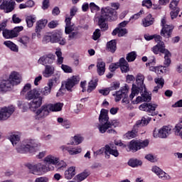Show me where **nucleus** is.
I'll return each instance as SVG.
<instances>
[{
	"label": "nucleus",
	"instance_id": "obj_1",
	"mask_svg": "<svg viewBox=\"0 0 182 182\" xmlns=\"http://www.w3.org/2000/svg\"><path fill=\"white\" fill-rule=\"evenodd\" d=\"M141 93L142 100L146 102L141 104L139 109V110H142V112H146L149 116H157L159 114V112H156V109H157V105L153 103H149L151 102V94L147 92V88H144L143 92Z\"/></svg>",
	"mask_w": 182,
	"mask_h": 182
},
{
	"label": "nucleus",
	"instance_id": "obj_2",
	"mask_svg": "<svg viewBox=\"0 0 182 182\" xmlns=\"http://www.w3.org/2000/svg\"><path fill=\"white\" fill-rule=\"evenodd\" d=\"M154 39L157 44L152 48V52L154 55H159V52L165 55V65H169L171 62V52L166 48V44L163 42L161 36L154 34Z\"/></svg>",
	"mask_w": 182,
	"mask_h": 182
},
{
	"label": "nucleus",
	"instance_id": "obj_3",
	"mask_svg": "<svg viewBox=\"0 0 182 182\" xmlns=\"http://www.w3.org/2000/svg\"><path fill=\"white\" fill-rule=\"evenodd\" d=\"M26 100H32L29 104V109L35 112L36 109H39L42 106L43 97L41 96V90L34 88L27 92L26 95Z\"/></svg>",
	"mask_w": 182,
	"mask_h": 182
},
{
	"label": "nucleus",
	"instance_id": "obj_4",
	"mask_svg": "<svg viewBox=\"0 0 182 182\" xmlns=\"http://www.w3.org/2000/svg\"><path fill=\"white\" fill-rule=\"evenodd\" d=\"M43 43H59L63 46L66 45V38H63V32L60 30H55L47 33L43 38Z\"/></svg>",
	"mask_w": 182,
	"mask_h": 182
},
{
	"label": "nucleus",
	"instance_id": "obj_5",
	"mask_svg": "<svg viewBox=\"0 0 182 182\" xmlns=\"http://www.w3.org/2000/svg\"><path fill=\"white\" fill-rule=\"evenodd\" d=\"M117 11L111 7H102L101 9V15L97 17L98 23H105V22H114L117 21Z\"/></svg>",
	"mask_w": 182,
	"mask_h": 182
},
{
	"label": "nucleus",
	"instance_id": "obj_6",
	"mask_svg": "<svg viewBox=\"0 0 182 182\" xmlns=\"http://www.w3.org/2000/svg\"><path fill=\"white\" fill-rule=\"evenodd\" d=\"M21 83L19 74L15 71L12 72L9 76V80H3L0 83V92L5 93L8 90H11V86H15Z\"/></svg>",
	"mask_w": 182,
	"mask_h": 182
},
{
	"label": "nucleus",
	"instance_id": "obj_7",
	"mask_svg": "<svg viewBox=\"0 0 182 182\" xmlns=\"http://www.w3.org/2000/svg\"><path fill=\"white\" fill-rule=\"evenodd\" d=\"M39 146L41 145L35 139H26L16 150L18 153L21 154H25V153H36Z\"/></svg>",
	"mask_w": 182,
	"mask_h": 182
},
{
	"label": "nucleus",
	"instance_id": "obj_8",
	"mask_svg": "<svg viewBox=\"0 0 182 182\" xmlns=\"http://www.w3.org/2000/svg\"><path fill=\"white\" fill-rule=\"evenodd\" d=\"M147 146H149V139L144 141L132 139L128 144V149H129V151L136 153V151H139V150L144 149V147H147Z\"/></svg>",
	"mask_w": 182,
	"mask_h": 182
},
{
	"label": "nucleus",
	"instance_id": "obj_9",
	"mask_svg": "<svg viewBox=\"0 0 182 182\" xmlns=\"http://www.w3.org/2000/svg\"><path fill=\"white\" fill-rule=\"evenodd\" d=\"M136 85L133 84L132 88V92L134 95H139V93H143L146 87L144 85V75L143 74H138L136 79Z\"/></svg>",
	"mask_w": 182,
	"mask_h": 182
},
{
	"label": "nucleus",
	"instance_id": "obj_10",
	"mask_svg": "<svg viewBox=\"0 0 182 182\" xmlns=\"http://www.w3.org/2000/svg\"><path fill=\"white\" fill-rule=\"evenodd\" d=\"M26 167L28 168L31 174H36L37 176H41V174H43L44 173H46V171H48L46 166L41 164H37L33 165L32 164L28 163L26 164Z\"/></svg>",
	"mask_w": 182,
	"mask_h": 182
},
{
	"label": "nucleus",
	"instance_id": "obj_11",
	"mask_svg": "<svg viewBox=\"0 0 182 182\" xmlns=\"http://www.w3.org/2000/svg\"><path fill=\"white\" fill-rule=\"evenodd\" d=\"M15 112V107L10 105L0 108V122L8 120Z\"/></svg>",
	"mask_w": 182,
	"mask_h": 182
},
{
	"label": "nucleus",
	"instance_id": "obj_12",
	"mask_svg": "<svg viewBox=\"0 0 182 182\" xmlns=\"http://www.w3.org/2000/svg\"><path fill=\"white\" fill-rule=\"evenodd\" d=\"M49 113H50L49 105L44 104L36 111L35 119L36 120H42V119H45V117L49 116Z\"/></svg>",
	"mask_w": 182,
	"mask_h": 182
},
{
	"label": "nucleus",
	"instance_id": "obj_13",
	"mask_svg": "<svg viewBox=\"0 0 182 182\" xmlns=\"http://www.w3.org/2000/svg\"><path fill=\"white\" fill-rule=\"evenodd\" d=\"M171 134V127L168 126H164L159 131L154 130L153 136L155 139L159 137V139H167V136Z\"/></svg>",
	"mask_w": 182,
	"mask_h": 182
},
{
	"label": "nucleus",
	"instance_id": "obj_14",
	"mask_svg": "<svg viewBox=\"0 0 182 182\" xmlns=\"http://www.w3.org/2000/svg\"><path fill=\"white\" fill-rule=\"evenodd\" d=\"M127 25V23H119L112 32V36L117 35L118 38H123V36L127 35L129 31L126 28H123Z\"/></svg>",
	"mask_w": 182,
	"mask_h": 182
},
{
	"label": "nucleus",
	"instance_id": "obj_15",
	"mask_svg": "<svg viewBox=\"0 0 182 182\" xmlns=\"http://www.w3.org/2000/svg\"><path fill=\"white\" fill-rule=\"evenodd\" d=\"M15 4L16 3L14 1H3L0 5V9L4 11L6 14H9V12H12L15 9Z\"/></svg>",
	"mask_w": 182,
	"mask_h": 182
},
{
	"label": "nucleus",
	"instance_id": "obj_16",
	"mask_svg": "<svg viewBox=\"0 0 182 182\" xmlns=\"http://www.w3.org/2000/svg\"><path fill=\"white\" fill-rule=\"evenodd\" d=\"M56 58L55 55H53L52 53H49L47 55H45L42 57H41L38 60V63L40 65H52L53 63V60H55Z\"/></svg>",
	"mask_w": 182,
	"mask_h": 182
},
{
	"label": "nucleus",
	"instance_id": "obj_17",
	"mask_svg": "<svg viewBox=\"0 0 182 182\" xmlns=\"http://www.w3.org/2000/svg\"><path fill=\"white\" fill-rule=\"evenodd\" d=\"M80 82L79 78H77V76L73 75V77L68 78L67 81L65 82V89L68 92H72V88L75 87L76 85H77Z\"/></svg>",
	"mask_w": 182,
	"mask_h": 182
},
{
	"label": "nucleus",
	"instance_id": "obj_18",
	"mask_svg": "<svg viewBox=\"0 0 182 182\" xmlns=\"http://www.w3.org/2000/svg\"><path fill=\"white\" fill-rule=\"evenodd\" d=\"M99 131L100 132H101L102 134L103 133H109V134H114L116 133V130L113 129H110V122H105L103 121L102 123H101V124L99 126Z\"/></svg>",
	"mask_w": 182,
	"mask_h": 182
},
{
	"label": "nucleus",
	"instance_id": "obj_19",
	"mask_svg": "<svg viewBox=\"0 0 182 182\" xmlns=\"http://www.w3.org/2000/svg\"><path fill=\"white\" fill-rule=\"evenodd\" d=\"M128 92L129 87L127 85H125L121 90L115 92L112 96H115V102H120L124 96H127Z\"/></svg>",
	"mask_w": 182,
	"mask_h": 182
},
{
	"label": "nucleus",
	"instance_id": "obj_20",
	"mask_svg": "<svg viewBox=\"0 0 182 182\" xmlns=\"http://www.w3.org/2000/svg\"><path fill=\"white\" fill-rule=\"evenodd\" d=\"M106 50L111 53H114L117 50V41H116V39L111 40L107 43Z\"/></svg>",
	"mask_w": 182,
	"mask_h": 182
},
{
	"label": "nucleus",
	"instance_id": "obj_21",
	"mask_svg": "<svg viewBox=\"0 0 182 182\" xmlns=\"http://www.w3.org/2000/svg\"><path fill=\"white\" fill-rule=\"evenodd\" d=\"M97 72L100 76H103L106 72V63L102 59L98 60L97 63Z\"/></svg>",
	"mask_w": 182,
	"mask_h": 182
},
{
	"label": "nucleus",
	"instance_id": "obj_22",
	"mask_svg": "<svg viewBox=\"0 0 182 182\" xmlns=\"http://www.w3.org/2000/svg\"><path fill=\"white\" fill-rule=\"evenodd\" d=\"M3 36L6 39H14V38H18V34L13 30L4 29L3 31Z\"/></svg>",
	"mask_w": 182,
	"mask_h": 182
},
{
	"label": "nucleus",
	"instance_id": "obj_23",
	"mask_svg": "<svg viewBox=\"0 0 182 182\" xmlns=\"http://www.w3.org/2000/svg\"><path fill=\"white\" fill-rule=\"evenodd\" d=\"M75 176H76V168L75 166H71L65 171V177L67 180H72Z\"/></svg>",
	"mask_w": 182,
	"mask_h": 182
},
{
	"label": "nucleus",
	"instance_id": "obj_24",
	"mask_svg": "<svg viewBox=\"0 0 182 182\" xmlns=\"http://www.w3.org/2000/svg\"><path fill=\"white\" fill-rule=\"evenodd\" d=\"M173 29H174V26L172 24H164L162 23V29L161 30V36L166 37V34L168 32H173Z\"/></svg>",
	"mask_w": 182,
	"mask_h": 182
},
{
	"label": "nucleus",
	"instance_id": "obj_25",
	"mask_svg": "<svg viewBox=\"0 0 182 182\" xmlns=\"http://www.w3.org/2000/svg\"><path fill=\"white\" fill-rule=\"evenodd\" d=\"M50 112H60L63 107V103L48 104Z\"/></svg>",
	"mask_w": 182,
	"mask_h": 182
},
{
	"label": "nucleus",
	"instance_id": "obj_26",
	"mask_svg": "<svg viewBox=\"0 0 182 182\" xmlns=\"http://www.w3.org/2000/svg\"><path fill=\"white\" fill-rule=\"evenodd\" d=\"M109 110L102 109L100 111V114L99 116V122L100 123H102L103 122H109Z\"/></svg>",
	"mask_w": 182,
	"mask_h": 182
},
{
	"label": "nucleus",
	"instance_id": "obj_27",
	"mask_svg": "<svg viewBox=\"0 0 182 182\" xmlns=\"http://www.w3.org/2000/svg\"><path fill=\"white\" fill-rule=\"evenodd\" d=\"M97 82H99V79L97 78L92 79L90 80V82L88 83V87L87 90V92L88 93L93 92V90L96 89V87H97Z\"/></svg>",
	"mask_w": 182,
	"mask_h": 182
},
{
	"label": "nucleus",
	"instance_id": "obj_28",
	"mask_svg": "<svg viewBox=\"0 0 182 182\" xmlns=\"http://www.w3.org/2000/svg\"><path fill=\"white\" fill-rule=\"evenodd\" d=\"M40 90V96L41 93L43 96H48V95H50V92L52 90V82L48 83V87H45L43 89L38 88Z\"/></svg>",
	"mask_w": 182,
	"mask_h": 182
},
{
	"label": "nucleus",
	"instance_id": "obj_29",
	"mask_svg": "<svg viewBox=\"0 0 182 182\" xmlns=\"http://www.w3.org/2000/svg\"><path fill=\"white\" fill-rule=\"evenodd\" d=\"M4 45L9 48V49L11 50L12 52H18L19 48L16 44L14 43V42L11 41H6L4 42Z\"/></svg>",
	"mask_w": 182,
	"mask_h": 182
},
{
	"label": "nucleus",
	"instance_id": "obj_30",
	"mask_svg": "<svg viewBox=\"0 0 182 182\" xmlns=\"http://www.w3.org/2000/svg\"><path fill=\"white\" fill-rule=\"evenodd\" d=\"M55 73V68L51 65H46L45 71L43 73V76L45 77H49Z\"/></svg>",
	"mask_w": 182,
	"mask_h": 182
},
{
	"label": "nucleus",
	"instance_id": "obj_31",
	"mask_svg": "<svg viewBox=\"0 0 182 182\" xmlns=\"http://www.w3.org/2000/svg\"><path fill=\"white\" fill-rule=\"evenodd\" d=\"M141 164H143V162L137 159H130L128 161V165L130 166V167H139V166H141Z\"/></svg>",
	"mask_w": 182,
	"mask_h": 182
},
{
	"label": "nucleus",
	"instance_id": "obj_32",
	"mask_svg": "<svg viewBox=\"0 0 182 182\" xmlns=\"http://www.w3.org/2000/svg\"><path fill=\"white\" fill-rule=\"evenodd\" d=\"M151 122V118L146 119V117H143L141 120H139L136 122V124L134 125V127H139V126H147L149 123Z\"/></svg>",
	"mask_w": 182,
	"mask_h": 182
},
{
	"label": "nucleus",
	"instance_id": "obj_33",
	"mask_svg": "<svg viewBox=\"0 0 182 182\" xmlns=\"http://www.w3.org/2000/svg\"><path fill=\"white\" fill-rule=\"evenodd\" d=\"M137 130L136 129V127H134L132 131H128L126 134H125V137L127 139H129L130 140V139H134L135 137H137Z\"/></svg>",
	"mask_w": 182,
	"mask_h": 182
},
{
	"label": "nucleus",
	"instance_id": "obj_34",
	"mask_svg": "<svg viewBox=\"0 0 182 182\" xmlns=\"http://www.w3.org/2000/svg\"><path fill=\"white\" fill-rule=\"evenodd\" d=\"M57 121L58 123L61 124V126H63L64 129H70V121L68 119H63L62 117H58Z\"/></svg>",
	"mask_w": 182,
	"mask_h": 182
},
{
	"label": "nucleus",
	"instance_id": "obj_35",
	"mask_svg": "<svg viewBox=\"0 0 182 182\" xmlns=\"http://www.w3.org/2000/svg\"><path fill=\"white\" fill-rule=\"evenodd\" d=\"M89 176H90V171L87 170H85L83 172H82L81 173H79L77 176V178L78 181H83V180H85V178H87Z\"/></svg>",
	"mask_w": 182,
	"mask_h": 182
},
{
	"label": "nucleus",
	"instance_id": "obj_36",
	"mask_svg": "<svg viewBox=\"0 0 182 182\" xmlns=\"http://www.w3.org/2000/svg\"><path fill=\"white\" fill-rule=\"evenodd\" d=\"M124 63L121 64L120 70L122 73H127L130 72V67L125 58H124Z\"/></svg>",
	"mask_w": 182,
	"mask_h": 182
},
{
	"label": "nucleus",
	"instance_id": "obj_37",
	"mask_svg": "<svg viewBox=\"0 0 182 182\" xmlns=\"http://www.w3.org/2000/svg\"><path fill=\"white\" fill-rule=\"evenodd\" d=\"M21 141V136L18 134H12L10 136V141L13 144V146H16L18 143Z\"/></svg>",
	"mask_w": 182,
	"mask_h": 182
},
{
	"label": "nucleus",
	"instance_id": "obj_38",
	"mask_svg": "<svg viewBox=\"0 0 182 182\" xmlns=\"http://www.w3.org/2000/svg\"><path fill=\"white\" fill-rule=\"evenodd\" d=\"M58 160H59V159H58L55 156H50V155H49L45 158V161H46V163H48V164L56 165L58 163Z\"/></svg>",
	"mask_w": 182,
	"mask_h": 182
},
{
	"label": "nucleus",
	"instance_id": "obj_39",
	"mask_svg": "<svg viewBox=\"0 0 182 182\" xmlns=\"http://www.w3.org/2000/svg\"><path fill=\"white\" fill-rule=\"evenodd\" d=\"M106 147V151L109 152V154H112V156H114V157H119V151L117 149H113L110 146L105 145Z\"/></svg>",
	"mask_w": 182,
	"mask_h": 182
},
{
	"label": "nucleus",
	"instance_id": "obj_40",
	"mask_svg": "<svg viewBox=\"0 0 182 182\" xmlns=\"http://www.w3.org/2000/svg\"><path fill=\"white\" fill-rule=\"evenodd\" d=\"M136 58H137V53L136 51H132L127 55L126 59L127 62H134V60H136Z\"/></svg>",
	"mask_w": 182,
	"mask_h": 182
},
{
	"label": "nucleus",
	"instance_id": "obj_41",
	"mask_svg": "<svg viewBox=\"0 0 182 182\" xmlns=\"http://www.w3.org/2000/svg\"><path fill=\"white\" fill-rule=\"evenodd\" d=\"M30 41L31 38L28 36H23L18 38V42L23 45V46H28V43H29Z\"/></svg>",
	"mask_w": 182,
	"mask_h": 182
},
{
	"label": "nucleus",
	"instance_id": "obj_42",
	"mask_svg": "<svg viewBox=\"0 0 182 182\" xmlns=\"http://www.w3.org/2000/svg\"><path fill=\"white\" fill-rule=\"evenodd\" d=\"M180 2V0H172L169 4V8L172 11H176L177 9H180L178 7V3Z\"/></svg>",
	"mask_w": 182,
	"mask_h": 182
},
{
	"label": "nucleus",
	"instance_id": "obj_43",
	"mask_svg": "<svg viewBox=\"0 0 182 182\" xmlns=\"http://www.w3.org/2000/svg\"><path fill=\"white\" fill-rule=\"evenodd\" d=\"M142 23H154V18L149 14L144 18Z\"/></svg>",
	"mask_w": 182,
	"mask_h": 182
},
{
	"label": "nucleus",
	"instance_id": "obj_44",
	"mask_svg": "<svg viewBox=\"0 0 182 182\" xmlns=\"http://www.w3.org/2000/svg\"><path fill=\"white\" fill-rule=\"evenodd\" d=\"M90 9L92 14H95L96 12H99L100 11V7L99 6L96 5L95 2H91L90 4Z\"/></svg>",
	"mask_w": 182,
	"mask_h": 182
},
{
	"label": "nucleus",
	"instance_id": "obj_45",
	"mask_svg": "<svg viewBox=\"0 0 182 182\" xmlns=\"http://www.w3.org/2000/svg\"><path fill=\"white\" fill-rule=\"evenodd\" d=\"M120 87V82L119 81H114L112 83H111L109 88V90L112 92L113 90H117Z\"/></svg>",
	"mask_w": 182,
	"mask_h": 182
},
{
	"label": "nucleus",
	"instance_id": "obj_46",
	"mask_svg": "<svg viewBox=\"0 0 182 182\" xmlns=\"http://www.w3.org/2000/svg\"><path fill=\"white\" fill-rule=\"evenodd\" d=\"M158 177L162 180H170L171 178V177H170L168 174L166 173L163 170L159 172Z\"/></svg>",
	"mask_w": 182,
	"mask_h": 182
},
{
	"label": "nucleus",
	"instance_id": "obj_47",
	"mask_svg": "<svg viewBox=\"0 0 182 182\" xmlns=\"http://www.w3.org/2000/svg\"><path fill=\"white\" fill-rule=\"evenodd\" d=\"M36 22V16L35 15H30L26 17V23H35Z\"/></svg>",
	"mask_w": 182,
	"mask_h": 182
},
{
	"label": "nucleus",
	"instance_id": "obj_48",
	"mask_svg": "<svg viewBox=\"0 0 182 182\" xmlns=\"http://www.w3.org/2000/svg\"><path fill=\"white\" fill-rule=\"evenodd\" d=\"M141 6H145L147 9H151V6H153V2L151 0H143Z\"/></svg>",
	"mask_w": 182,
	"mask_h": 182
},
{
	"label": "nucleus",
	"instance_id": "obj_49",
	"mask_svg": "<svg viewBox=\"0 0 182 182\" xmlns=\"http://www.w3.org/2000/svg\"><path fill=\"white\" fill-rule=\"evenodd\" d=\"M74 25L75 24L72 25L70 23H66L65 32L67 35H69V33H72V32H73V31H75V28L73 27Z\"/></svg>",
	"mask_w": 182,
	"mask_h": 182
},
{
	"label": "nucleus",
	"instance_id": "obj_50",
	"mask_svg": "<svg viewBox=\"0 0 182 182\" xmlns=\"http://www.w3.org/2000/svg\"><path fill=\"white\" fill-rule=\"evenodd\" d=\"M46 24L45 23H38L36 26V33L37 35H39L42 31V29H45Z\"/></svg>",
	"mask_w": 182,
	"mask_h": 182
},
{
	"label": "nucleus",
	"instance_id": "obj_51",
	"mask_svg": "<svg viewBox=\"0 0 182 182\" xmlns=\"http://www.w3.org/2000/svg\"><path fill=\"white\" fill-rule=\"evenodd\" d=\"M154 82L157 86H159L161 88L164 87V79L163 77L155 78Z\"/></svg>",
	"mask_w": 182,
	"mask_h": 182
},
{
	"label": "nucleus",
	"instance_id": "obj_52",
	"mask_svg": "<svg viewBox=\"0 0 182 182\" xmlns=\"http://www.w3.org/2000/svg\"><path fill=\"white\" fill-rule=\"evenodd\" d=\"M61 69H63V72H65V73H72L73 72V70L72 69V68L70 66L65 65V64H62Z\"/></svg>",
	"mask_w": 182,
	"mask_h": 182
},
{
	"label": "nucleus",
	"instance_id": "obj_53",
	"mask_svg": "<svg viewBox=\"0 0 182 182\" xmlns=\"http://www.w3.org/2000/svg\"><path fill=\"white\" fill-rule=\"evenodd\" d=\"M144 14V10L141 9L138 13L132 16L129 20L132 21V19H135V20L139 19V18H140V16H141V15H143Z\"/></svg>",
	"mask_w": 182,
	"mask_h": 182
},
{
	"label": "nucleus",
	"instance_id": "obj_54",
	"mask_svg": "<svg viewBox=\"0 0 182 182\" xmlns=\"http://www.w3.org/2000/svg\"><path fill=\"white\" fill-rule=\"evenodd\" d=\"M102 34H100V29L97 28L95 32L93 33L92 39L94 41H97L99 38H100Z\"/></svg>",
	"mask_w": 182,
	"mask_h": 182
},
{
	"label": "nucleus",
	"instance_id": "obj_55",
	"mask_svg": "<svg viewBox=\"0 0 182 182\" xmlns=\"http://www.w3.org/2000/svg\"><path fill=\"white\" fill-rule=\"evenodd\" d=\"M179 12H180V9H177L176 10H172L170 13L171 19H176V18L178 16Z\"/></svg>",
	"mask_w": 182,
	"mask_h": 182
},
{
	"label": "nucleus",
	"instance_id": "obj_56",
	"mask_svg": "<svg viewBox=\"0 0 182 182\" xmlns=\"http://www.w3.org/2000/svg\"><path fill=\"white\" fill-rule=\"evenodd\" d=\"M11 21L14 23H21L22 22V19L18 17L17 14H13Z\"/></svg>",
	"mask_w": 182,
	"mask_h": 182
},
{
	"label": "nucleus",
	"instance_id": "obj_57",
	"mask_svg": "<svg viewBox=\"0 0 182 182\" xmlns=\"http://www.w3.org/2000/svg\"><path fill=\"white\" fill-rule=\"evenodd\" d=\"M68 152L71 154H79V153H82V149L81 148H77V149H72L68 151Z\"/></svg>",
	"mask_w": 182,
	"mask_h": 182
},
{
	"label": "nucleus",
	"instance_id": "obj_58",
	"mask_svg": "<svg viewBox=\"0 0 182 182\" xmlns=\"http://www.w3.org/2000/svg\"><path fill=\"white\" fill-rule=\"evenodd\" d=\"M110 90L109 87H106L104 90H99V93L102 95L103 96H107L110 93Z\"/></svg>",
	"mask_w": 182,
	"mask_h": 182
},
{
	"label": "nucleus",
	"instance_id": "obj_59",
	"mask_svg": "<svg viewBox=\"0 0 182 182\" xmlns=\"http://www.w3.org/2000/svg\"><path fill=\"white\" fill-rule=\"evenodd\" d=\"M124 62V58H121L119 60V62L112 63V65L114 66V68H117V69H119L122 66V64Z\"/></svg>",
	"mask_w": 182,
	"mask_h": 182
},
{
	"label": "nucleus",
	"instance_id": "obj_60",
	"mask_svg": "<svg viewBox=\"0 0 182 182\" xmlns=\"http://www.w3.org/2000/svg\"><path fill=\"white\" fill-rule=\"evenodd\" d=\"M156 65V58L151 57V59L148 60V63H146V66H154Z\"/></svg>",
	"mask_w": 182,
	"mask_h": 182
},
{
	"label": "nucleus",
	"instance_id": "obj_61",
	"mask_svg": "<svg viewBox=\"0 0 182 182\" xmlns=\"http://www.w3.org/2000/svg\"><path fill=\"white\" fill-rule=\"evenodd\" d=\"M77 12V7L73 6L70 10V16H71V18H73V16L76 15Z\"/></svg>",
	"mask_w": 182,
	"mask_h": 182
},
{
	"label": "nucleus",
	"instance_id": "obj_62",
	"mask_svg": "<svg viewBox=\"0 0 182 182\" xmlns=\"http://www.w3.org/2000/svg\"><path fill=\"white\" fill-rule=\"evenodd\" d=\"M60 14V9H59V7L55 6L52 11V14L53 15V16H58V15H59Z\"/></svg>",
	"mask_w": 182,
	"mask_h": 182
},
{
	"label": "nucleus",
	"instance_id": "obj_63",
	"mask_svg": "<svg viewBox=\"0 0 182 182\" xmlns=\"http://www.w3.org/2000/svg\"><path fill=\"white\" fill-rule=\"evenodd\" d=\"M181 129H182V125L181 124H176V126L175 127L174 129V132H175V134L177 136V134H178V133H181Z\"/></svg>",
	"mask_w": 182,
	"mask_h": 182
},
{
	"label": "nucleus",
	"instance_id": "obj_64",
	"mask_svg": "<svg viewBox=\"0 0 182 182\" xmlns=\"http://www.w3.org/2000/svg\"><path fill=\"white\" fill-rule=\"evenodd\" d=\"M49 181V178L47 177H39L37 178L35 181V182H48Z\"/></svg>",
	"mask_w": 182,
	"mask_h": 182
}]
</instances>
